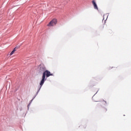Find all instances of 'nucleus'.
Wrapping results in <instances>:
<instances>
[{
  "mask_svg": "<svg viewBox=\"0 0 131 131\" xmlns=\"http://www.w3.org/2000/svg\"><path fill=\"white\" fill-rule=\"evenodd\" d=\"M104 103L106 104H107V102L105 101L104 100L102 101H99V102L97 104V105L98 106H103V104H104Z\"/></svg>",
  "mask_w": 131,
  "mask_h": 131,
  "instance_id": "5",
  "label": "nucleus"
},
{
  "mask_svg": "<svg viewBox=\"0 0 131 131\" xmlns=\"http://www.w3.org/2000/svg\"><path fill=\"white\" fill-rule=\"evenodd\" d=\"M93 100H94V102H98V101L95 100V97H93Z\"/></svg>",
  "mask_w": 131,
  "mask_h": 131,
  "instance_id": "8",
  "label": "nucleus"
},
{
  "mask_svg": "<svg viewBox=\"0 0 131 131\" xmlns=\"http://www.w3.org/2000/svg\"><path fill=\"white\" fill-rule=\"evenodd\" d=\"M93 5L94 6V9L95 10H98V6L97 5V4L96 3V2L95 1H92Z\"/></svg>",
  "mask_w": 131,
  "mask_h": 131,
  "instance_id": "4",
  "label": "nucleus"
},
{
  "mask_svg": "<svg viewBox=\"0 0 131 131\" xmlns=\"http://www.w3.org/2000/svg\"><path fill=\"white\" fill-rule=\"evenodd\" d=\"M57 21L56 19H53L49 23L47 26H49V27L55 26V25L57 24Z\"/></svg>",
  "mask_w": 131,
  "mask_h": 131,
  "instance_id": "3",
  "label": "nucleus"
},
{
  "mask_svg": "<svg viewBox=\"0 0 131 131\" xmlns=\"http://www.w3.org/2000/svg\"><path fill=\"white\" fill-rule=\"evenodd\" d=\"M15 52H16V48H15L10 53V56H12V55H13L14 54V53H15Z\"/></svg>",
  "mask_w": 131,
  "mask_h": 131,
  "instance_id": "7",
  "label": "nucleus"
},
{
  "mask_svg": "<svg viewBox=\"0 0 131 131\" xmlns=\"http://www.w3.org/2000/svg\"><path fill=\"white\" fill-rule=\"evenodd\" d=\"M38 69L39 72H44L45 71H46V66H45V64H43V63H41L38 66Z\"/></svg>",
  "mask_w": 131,
  "mask_h": 131,
  "instance_id": "2",
  "label": "nucleus"
},
{
  "mask_svg": "<svg viewBox=\"0 0 131 131\" xmlns=\"http://www.w3.org/2000/svg\"><path fill=\"white\" fill-rule=\"evenodd\" d=\"M102 113H106V112H107V108L103 107L102 109Z\"/></svg>",
  "mask_w": 131,
  "mask_h": 131,
  "instance_id": "6",
  "label": "nucleus"
},
{
  "mask_svg": "<svg viewBox=\"0 0 131 131\" xmlns=\"http://www.w3.org/2000/svg\"><path fill=\"white\" fill-rule=\"evenodd\" d=\"M46 76L47 77H49V76H53V74H51V72L48 70H46L43 72L42 76V79L40 83V88H41V86H42L43 85V83H45V81L46 80Z\"/></svg>",
  "mask_w": 131,
  "mask_h": 131,
  "instance_id": "1",
  "label": "nucleus"
}]
</instances>
